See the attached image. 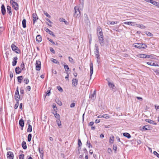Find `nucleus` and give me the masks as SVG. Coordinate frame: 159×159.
I'll list each match as a JSON object with an SVG mask.
<instances>
[{"label":"nucleus","mask_w":159,"mask_h":159,"mask_svg":"<svg viewBox=\"0 0 159 159\" xmlns=\"http://www.w3.org/2000/svg\"><path fill=\"white\" fill-rule=\"evenodd\" d=\"M99 31V33L98 34V41L101 45L102 46H103L104 43L102 30L100 29Z\"/></svg>","instance_id":"f257e3e1"},{"label":"nucleus","mask_w":159,"mask_h":159,"mask_svg":"<svg viewBox=\"0 0 159 159\" xmlns=\"http://www.w3.org/2000/svg\"><path fill=\"white\" fill-rule=\"evenodd\" d=\"M133 47L139 49L145 48L147 46L145 44L136 43L133 44Z\"/></svg>","instance_id":"f03ea898"},{"label":"nucleus","mask_w":159,"mask_h":159,"mask_svg":"<svg viewBox=\"0 0 159 159\" xmlns=\"http://www.w3.org/2000/svg\"><path fill=\"white\" fill-rule=\"evenodd\" d=\"M75 10V14L74 15V16H75V17H77V16H79V15H80V11L79 9V7L78 6H75L74 7Z\"/></svg>","instance_id":"7ed1b4c3"},{"label":"nucleus","mask_w":159,"mask_h":159,"mask_svg":"<svg viewBox=\"0 0 159 159\" xmlns=\"http://www.w3.org/2000/svg\"><path fill=\"white\" fill-rule=\"evenodd\" d=\"M11 3L12 7L16 10L18 9V6L17 3L14 2L13 0H11Z\"/></svg>","instance_id":"20e7f679"},{"label":"nucleus","mask_w":159,"mask_h":159,"mask_svg":"<svg viewBox=\"0 0 159 159\" xmlns=\"http://www.w3.org/2000/svg\"><path fill=\"white\" fill-rule=\"evenodd\" d=\"M35 65L36 66V70L38 71L40 70L41 68L40 61H37Z\"/></svg>","instance_id":"39448f33"},{"label":"nucleus","mask_w":159,"mask_h":159,"mask_svg":"<svg viewBox=\"0 0 159 159\" xmlns=\"http://www.w3.org/2000/svg\"><path fill=\"white\" fill-rule=\"evenodd\" d=\"M15 98L16 101H19L20 99V95L19 93L18 87H17L16 90V92L15 95Z\"/></svg>","instance_id":"423d86ee"},{"label":"nucleus","mask_w":159,"mask_h":159,"mask_svg":"<svg viewBox=\"0 0 159 159\" xmlns=\"http://www.w3.org/2000/svg\"><path fill=\"white\" fill-rule=\"evenodd\" d=\"M11 48L13 51H15L16 53H19L18 51H19V50L18 48L14 44H12L11 45Z\"/></svg>","instance_id":"0eeeda50"},{"label":"nucleus","mask_w":159,"mask_h":159,"mask_svg":"<svg viewBox=\"0 0 159 159\" xmlns=\"http://www.w3.org/2000/svg\"><path fill=\"white\" fill-rule=\"evenodd\" d=\"M90 79H91V76L92 75V74L93 73V65L92 62L90 64Z\"/></svg>","instance_id":"6e6552de"},{"label":"nucleus","mask_w":159,"mask_h":159,"mask_svg":"<svg viewBox=\"0 0 159 159\" xmlns=\"http://www.w3.org/2000/svg\"><path fill=\"white\" fill-rule=\"evenodd\" d=\"M7 156L9 159H13V158L14 155L12 152L9 151L7 153Z\"/></svg>","instance_id":"1a4fd4ad"},{"label":"nucleus","mask_w":159,"mask_h":159,"mask_svg":"<svg viewBox=\"0 0 159 159\" xmlns=\"http://www.w3.org/2000/svg\"><path fill=\"white\" fill-rule=\"evenodd\" d=\"M78 80L76 79H73L72 80V85L73 86L76 87L78 84Z\"/></svg>","instance_id":"9d476101"},{"label":"nucleus","mask_w":159,"mask_h":159,"mask_svg":"<svg viewBox=\"0 0 159 159\" xmlns=\"http://www.w3.org/2000/svg\"><path fill=\"white\" fill-rule=\"evenodd\" d=\"M124 24L128 25L131 26H135V25H137V24L135 22H125L123 23Z\"/></svg>","instance_id":"9b49d317"},{"label":"nucleus","mask_w":159,"mask_h":159,"mask_svg":"<svg viewBox=\"0 0 159 159\" xmlns=\"http://www.w3.org/2000/svg\"><path fill=\"white\" fill-rule=\"evenodd\" d=\"M90 98L92 100H94L96 97V91L95 90L93 94L90 95L89 96Z\"/></svg>","instance_id":"f8f14e48"},{"label":"nucleus","mask_w":159,"mask_h":159,"mask_svg":"<svg viewBox=\"0 0 159 159\" xmlns=\"http://www.w3.org/2000/svg\"><path fill=\"white\" fill-rule=\"evenodd\" d=\"M18 58L17 57H15L13 58V61L12 62V65L14 66L16 65L17 62Z\"/></svg>","instance_id":"ddd939ff"},{"label":"nucleus","mask_w":159,"mask_h":159,"mask_svg":"<svg viewBox=\"0 0 159 159\" xmlns=\"http://www.w3.org/2000/svg\"><path fill=\"white\" fill-rule=\"evenodd\" d=\"M32 16L33 19V24H34L35 21L38 19V18L36 13H33Z\"/></svg>","instance_id":"4468645a"},{"label":"nucleus","mask_w":159,"mask_h":159,"mask_svg":"<svg viewBox=\"0 0 159 159\" xmlns=\"http://www.w3.org/2000/svg\"><path fill=\"white\" fill-rule=\"evenodd\" d=\"M80 1V3L79 5L78 6L79 7V9L82 10L83 9L84 6V3H83V0H79Z\"/></svg>","instance_id":"2eb2a0df"},{"label":"nucleus","mask_w":159,"mask_h":159,"mask_svg":"<svg viewBox=\"0 0 159 159\" xmlns=\"http://www.w3.org/2000/svg\"><path fill=\"white\" fill-rule=\"evenodd\" d=\"M22 70L21 68L19 66L16 67L15 69L16 74H19L21 72Z\"/></svg>","instance_id":"dca6fc26"},{"label":"nucleus","mask_w":159,"mask_h":159,"mask_svg":"<svg viewBox=\"0 0 159 159\" xmlns=\"http://www.w3.org/2000/svg\"><path fill=\"white\" fill-rule=\"evenodd\" d=\"M1 12L2 14L4 15L6 13L5 7L3 4L1 6Z\"/></svg>","instance_id":"f3484780"},{"label":"nucleus","mask_w":159,"mask_h":159,"mask_svg":"<svg viewBox=\"0 0 159 159\" xmlns=\"http://www.w3.org/2000/svg\"><path fill=\"white\" fill-rule=\"evenodd\" d=\"M7 11L10 16L12 15L11 10V7L9 6H7Z\"/></svg>","instance_id":"a211bd4d"},{"label":"nucleus","mask_w":159,"mask_h":159,"mask_svg":"<svg viewBox=\"0 0 159 159\" xmlns=\"http://www.w3.org/2000/svg\"><path fill=\"white\" fill-rule=\"evenodd\" d=\"M46 32L50 34L52 36L54 37H55V35L51 31V30H50L48 29L47 28L46 30Z\"/></svg>","instance_id":"6ab92c4d"},{"label":"nucleus","mask_w":159,"mask_h":159,"mask_svg":"<svg viewBox=\"0 0 159 159\" xmlns=\"http://www.w3.org/2000/svg\"><path fill=\"white\" fill-rule=\"evenodd\" d=\"M145 121L152 124H154V125H157L156 123H155V121L151 120L146 119L145 120Z\"/></svg>","instance_id":"aec40b11"},{"label":"nucleus","mask_w":159,"mask_h":159,"mask_svg":"<svg viewBox=\"0 0 159 159\" xmlns=\"http://www.w3.org/2000/svg\"><path fill=\"white\" fill-rule=\"evenodd\" d=\"M36 40L38 42H40L42 40L41 36L39 35H38L36 38Z\"/></svg>","instance_id":"412c9836"},{"label":"nucleus","mask_w":159,"mask_h":159,"mask_svg":"<svg viewBox=\"0 0 159 159\" xmlns=\"http://www.w3.org/2000/svg\"><path fill=\"white\" fill-rule=\"evenodd\" d=\"M19 124L21 127H23L24 125V122L23 120L21 119L20 120Z\"/></svg>","instance_id":"4be33fe9"},{"label":"nucleus","mask_w":159,"mask_h":159,"mask_svg":"<svg viewBox=\"0 0 159 159\" xmlns=\"http://www.w3.org/2000/svg\"><path fill=\"white\" fill-rule=\"evenodd\" d=\"M123 135L125 137L128 139H129L131 138L130 135L128 133H123Z\"/></svg>","instance_id":"5701e85b"},{"label":"nucleus","mask_w":159,"mask_h":159,"mask_svg":"<svg viewBox=\"0 0 159 159\" xmlns=\"http://www.w3.org/2000/svg\"><path fill=\"white\" fill-rule=\"evenodd\" d=\"M22 146L23 148L24 149H25L27 148V146L26 143L25 141H23L22 143Z\"/></svg>","instance_id":"b1692460"},{"label":"nucleus","mask_w":159,"mask_h":159,"mask_svg":"<svg viewBox=\"0 0 159 159\" xmlns=\"http://www.w3.org/2000/svg\"><path fill=\"white\" fill-rule=\"evenodd\" d=\"M23 77L22 76H18L17 77L18 81L19 83H20L21 82V80L23 79Z\"/></svg>","instance_id":"393cba45"},{"label":"nucleus","mask_w":159,"mask_h":159,"mask_svg":"<svg viewBox=\"0 0 159 159\" xmlns=\"http://www.w3.org/2000/svg\"><path fill=\"white\" fill-rule=\"evenodd\" d=\"M32 131V126L31 125L29 124L28 127L27 129V131L28 132H31Z\"/></svg>","instance_id":"a878e982"},{"label":"nucleus","mask_w":159,"mask_h":159,"mask_svg":"<svg viewBox=\"0 0 159 159\" xmlns=\"http://www.w3.org/2000/svg\"><path fill=\"white\" fill-rule=\"evenodd\" d=\"M22 24L23 27L25 28L26 27V20L25 19H23L22 21Z\"/></svg>","instance_id":"bb28decb"},{"label":"nucleus","mask_w":159,"mask_h":159,"mask_svg":"<svg viewBox=\"0 0 159 159\" xmlns=\"http://www.w3.org/2000/svg\"><path fill=\"white\" fill-rule=\"evenodd\" d=\"M137 27L140 28L141 29H144L146 28V27L143 25H137Z\"/></svg>","instance_id":"cd10ccee"},{"label":"nucleus","mask_w":159,"mask_h":159,"mask_svg":"<svg viewBox=\"0 0 159 159\" xmlns=\"http://www.w3.org/2000/svg\"><path fill=\"white\" fill-rule=\"evenodd\" d=\"M108 85L109 87L113 89V87L115 86L114 84L113 83H111L109 81L108 82Z\"/></svg>","instance_id":"c85d7f7f"},{"label":"nucleus","mask_w":159,"mask_h":159,"mask_svg":"<svg viewBox=\"0 0 159 159\" xmlns=\"http://www.w3.org/2000/svg\"><path fill=\"white\" fill-rule=\"evenodd\" d=\"M38 149L39 151V152L40 154H41V156H42V157H43V150L42 149L41 150L40 148V147H39Z\"/></svg>","instance_id":"c756f323"},{"label":"nucleus","mask_w":159,"mask_h":159,"mask_svg":"<svg viewBox=\"0 0 159 159\" xmlns=\"http://www.w3.org/2000/svg\"><path fill=\"white\" fill-rule=\"evenodd\" d=\"M94 53L95 55V56L97 59H99V52H94Z\"/></svg>","instance_id":"7c9ffc66"},{"label":"nucleus","mask_w":159,"mask_h":159,"mask_svg":"<svg viewBox=\"0 0 159 159\" xmlns=\"http://www.w3.org/2000/svg\"><path fill=\"white\" fill-rule=\"evenodd\" d=\"M150 2L153 5L157 6L158 2L152 0H151Z\"/></svg>","instance_id":"2f4dec72"},{"label":"nucleus","mask_w":159,"mask_h":159,"mask_svg":"<svg viewBox=\"0 0 159 159\" xmlns=\"http://www.w3.org/2000/svg\"><path fill=\"white\" fill-rule=\"evenodd\" d=\"M145 54H140L137 55L138 57L141 58H145Z\"/></svg>","instance_id":"473e14b6"},{"label":"nucleus","mask_w":159,"mask_h":159,"mask_svg":"<svg viewBox=\"0 0 159 159\" xmlns=\"http://www.w3.org/2000/svg\"><path fill=\"white\" fill-rule=\"evenodd\" d=\"M56 122L58 126L60 127L61 126V124L60 119L57 120Z\"/></svg>","instance_id":"72a5a7b5"},{"label":"nucleus","mask_w":159,"mask_h":159,"mask_svg":"<svg viewBox=\"0 0 159 159\" xmlns=\"http://www.w3.org/2000/svg\"><path fill=\"white\" fill-rule=\"evenodd\" d=\"M114 137L113 136H112L111 137H110L109 142L110 143H113L114 140Z\"/></svg>","instance_id":"f704fd0d"},{"label":"nucleus","mask_w":159,"mask_h":159,"mask_svg":"<svg viewBox=\"0 0 159 159\" xmlns=\"http://www.w3.org/2000/svg\"><path fill=\"white\" fill-rule=\"evenodd\" d=\"M51 61L55 63H56L57 64H59V62L56 59H52Z\"/></svg>","instance_id":"c9c22d12"},{"label":"nucleus","mask_w":159,"mask_h":159,"mask_svg":"<svg viewBox=\"0 0 159 159\" xmlns=\"http://www.w3.org/2000/svg\"><path fill=\"white\" fill-rule=\"evenodd\" d=\"M95 51L94 52H99V49H98V45L96 44L95 45Z\"/></svg>","instance_id":"e433bc0d"},{"label":"nucleus","mask_w":159,"mask_h":159,"mask_svg":"<svg viewBox=\"0 0 159 159\" xmlns=\"http://www.w3.org/2000/svg\"><path fill=\"white\" fill-rule=\"evenodd\" d=\"M32 134H29L28 136V140L29 142H30L31 139Z\"/></svg>","instance_id":"4c0bfd02"},{"label":"nucleus","mask_w":159,"mask_h":159,"mask_svg":"<svg viewBox=\"0 0 159 159\" xmlns=\"http://www.w3.org/2000/svg\"><path fill=\"white\" fill-rule=\"evenodd\" d=\"M20 67L21 70H23L25 68V65L24 63H21L20 65Z\"/></svg>","instance_id":"58836bf2"},{"label":"nucleus","mask_w":159,"mask_h":159,"mask_svg":"<svg viewBox=\"0 0 159 159\" xmlns=\"http://www.w3.org/2000/svg\"><path fill=\"white\" fill-rule=\"evenodd\" d=\"M64 68L65 69L66 71L67 72L68 71V70L69 69V68L68 66L67 65L64 66Z\"/></svg>","instance_id":"ea45409f"},{"label":"nucleus","mask_w":159,"mask_h":159,"mask_svg":"<svg viewBox=\"0 0 159 159\" xmlns=\"http://www.w3.org/2000/svg\"><path fill=\"white\" fill-rule=\"evenodd\" d=\"M24 82L26 84H28L29 82V79L27 78H25L24 80Z\"/></svg>","instance_id":"a19ab883"},{"label":"nucleus","mask_w":159,"mask_h":159,"mask_svg":"<svg viewBox=\"0 0 159 159\" xmlns=\"http://www.w3.org/2000/svg\"><path fill=\"white\" fill-rule=\"evenodd\" d=\"M55 117L57 119V120L60 119V117L59 115L58 114H56L55 115Z\"/></svg>","instance_id":"79ce46f5"},{"label":"nucleus","mask_w":159,"mask_h":159,"mask_svg":"<svg viewBox=\"0 0 159 159\" xmlns=\"http://www.w3.org/2000/svg\"><path fill=\"white\" fill-rule=\"evenodd\" d=\"M102 116L103 118H105L106 119H108L109 118L108 115L107 114H105L102 115Z\"/></svg>","instance_id":"37998d69"},{"label":"nucleus","mask_w":159,"mask_h":159,"mask_svg":"<svg viewBox=\"0 0 159 159\" xmlns=\"http://www.w3.org/2000/svg\"><path fill=\"white\" fill-rule=\"evenodd\" d=\"M146 34L148 36H150V37L152 36L153 35V34L151 33L150 32H146Z\"/></svg>","instance_id":"c03bdc74"},{"label":"nucleus","mask_w":159,"mask_h":159,"mask_svg":"<svg viewBox=\"0 0 159 159\" xmlns=\"http://www.w3.org/2000/svg\"><path fill=\"white\" fill-rule=\"evenodd\" d=\"M87 146H88V147L90 148V147L92 148V145L90 144V143H89V142L88 141L87 142Z\"/></svg>","instance_id":"a18cd8bd"},{"label":"nucleus","mask_w":159,"mask_h":159,"mask_svg":"<svg viewBox=\"0 0 159 159\" xmlns=\"http://www.w3.org/2000/svg\"><path fill=\"white\" fill-rule=\"evenodd\" d=\"M16 102L15 104L14 107V108L15 109H16L19 105V101H16Z\"/></svg>","instance_id":"49530a36"},{"label":"nucleus","mask_w":159,"mask_h":159,"mask_svg":"<svg viewBox=\"0 0 159 159\" xmlns=\"http://www.w3.org/2000/svg\"><path fill=\"white\" fill-rule=\"evenodd\" d=\"M68 58H69V61L70 62H71V63H74V62L73 61V60L71 57H68Z\"/></svg>","instance_id":"de8ad7c7"},{"label":"nucleus","mask_w":159,"mask_h":159,"mask_svg":"<svg viewBox=\"0 0 159 159\" xmlns=\"http://www.w3.org/2000/svg\"><path fill=\"white\" fill-rule=\"evenodd\" d=\"M57 88L58 90L59 91L61 92H62L63 91V89L60 86H57Z\"/></svg>","instance_id":"09e8293b"},{"label":"nucleus","mask_w":159,"mask_h":159,"mask_svg":"<svg viewBox=\"0 0 159 159\" xmlns=\"http://www.w3.org/2000/svg\"><path fill=\"white\" fill-rule=\"evenodd\" d=\"M24 154H20L19 155V159H24Z\"/></svg>","instance_id":"8fccbe9b"},{"label":"nucleus","mask_w":159,"mask_h":159,"mask_svg":"<svg viewBox=\"0 0 159 159\" xmlns=\"http://www.w3.org/2000/svg\"><path fill=\"white\" fill-rule=\"evenodd\" d=\"M44 14L47 17L50 18L51 17V16L49 15L47 12H44Z\"/></svg>","instance_id":"3c124183"},{"label":"nucleus","mask_w":159,"mask_h":159,"mask_svg":"<svg viewBox=\"0 0 159 159\" xmlns=\"http://www.w3.org/2000/svg\"><path fill=\"white\" fill-rule=\"evenodd\" d=\"M117 21H111V22H110V24L111 25H113L116 24H117Z\"/></svg>","instance_id":"603ef678"},{"label":"nucleus","mask_w":159,"mask_h":159,"mask_svg":"<svg viewBox=\"0 0 159 159\" xmlns=\"http://www.w3.org/2000/svg\"><path fill=\"white\" fill-rule=\"evenodd\" d=\"M153 154L154 155H156L159 158V154L156 151L153 152Z\"/></svg>","instance_id":"864d4df0"},{"label":"nucleus","mask_w":159,"mask_h":159,"mask_svg":"<svg viewBox=\"0 0 159 159\" xmlns=\"http://www.w3.org/2000/svg\"><path fill=\"white\" fill-rule=\"evenodd\" d=\"M50 51L51 52H52V53H55V51L54 50V49L50 47Z\"/></svg>","instance_id":"5fc2aeb1"},{"label":"nucleus","mask_w":159,"mask_h":159,"mask_svg":"<svg viewBox=\"0 0 159 159\" xmlns=\"http://www.w3.org/2000/svg\"><path fill=\"white\" fill-rule=\"evenodd\" d=\"M82 145V143L80 139H78V145L79 147L81 146Z\"/></svg>","instance_id":"6e6d98bb"},{"label":"nucleus","mask_w":159,"mask_h":159,"mask_svg":"<svg viewBox=\"0 0 159 159\" xmlns=\"http://www.w3.org/2000/svg\"><path fill=\"white\" fill-rule=\"evenodd\" d=\"M60 21L61 22H67L63 18H60Z\"/></svg>","instance_id":"4d7b16f0"},{"label":"nucleus","mask_w":159,"mask_h":159,"mask_svg":"<svg viewBox=\"0 0 159 159\" xmlns=\"http://www.w3.org/2000/svg\"><path fill=\"white\" fill-rule=\"evenodd\" d=\"M113 148L115 151H116L117 150V146L116 145L114 144L113 145Z\"/></svg>","instance_id":"13d9d810"},{"label":"nucleus","mask_w":159,"mask_h":159,"mask_svg":"<svg viewBox=\"0 0 159 159\" xmlns=\"http://www.w3.org/2000/svg\"><path fill=\"white\" fill-rule=\"evenodd\" d=\"M75 106V104L74 103H72L70 104V107L72 108L74 107Z\"/></svg>","instance_id":"bf43d9fd"},{"label":"nucleus","mask_w":159,"mask_h":159,"mask_svg":"<svg viewBox=\"0 0 159 159\" xmlns=\"http://www.w3.org/2000/svg\"><path fill=\"white\" fill-rule=\"evenodd\" d=\"M94 123V122H93V121L90 122L89 123V126H92L93 125Z\"/></svg>","instance_id":"052dcab7"},{"label":"nucleus","mask_w":159,"mask_h":159,"mask_svg":"<svg viewBox=\"0 0 159 159\" xmlns=\"http://www.w3.org/2000/svg\"><path fill=\"white\" fill-rule=\"evenodd\" d=\"M46 93L47 95H48V96H49L50 94V90H48Z\"/></svg>","instance_id":"680f3d73"},{"label":"nucleus","mask_w":159,"mask_h":159,"mask_svg":"<svg viewBox=\"0 0 159 159\" xmlns=\"http://www.w3.org/2000/svg\"><path fill=\"white\" fill-rule=\"evenodd\" d=\"M107 152H108V153H111V149L110 148H108V149H107Z\"/></svg>","instance_id":"e2e57ef3"},{"label":"nucleus","mask_w":159,"mask_h":159,"mask_svg":"<svg viewBox=\"0 0 159 159\" xmlns=\"http://www.w3.org/2000/svg\"><path fill=\"white\" fill-rule=\"evenodd\" d=\"M13 76V73L12 72H11L10 75V78L12 79V78Z\"/></svg>","instance_id":"0e129e2a"},{"label":"nucleus","mask_w":159,"mask_h":159,"mask_svg":"<svg viewBox=\"0 0 159 159\" xmlns=\"http://www.w3.org/2000/svg\"><path fill=\"white\" fill-rule=\"evenodd\" d=\"M26 89L28 91H30L31 89L30 87V86H28L26 88Z\"/></svg>","instance_id":"69168bd1"},{"label":"nucleus","mask_w":159,"mask_h":159,"mask_svg":"<svg viewBox=\"0 0 159 159\" xmlns=\"http://www.w3.org/2000/svg\"><path fill=\"white\" fill-rule=\"evenodd\" d=\"M57 104H59L60 106H61L62 105V103H61V102L60 101H58L57 102Z\"/></svg>","instance_id":"338daca9"},{"label":"nucleus","mask_w":159,"mask_h":159,"mask_svg":"<svg viewBox=\"0 0 159 159\" xmlns=\"http://www.w3.org/2000/svg\"><path fill=\"white\" fill-rule=\"evenodd\" d=\"M155 107L156 110H159V106H157L156 105H155Z\"/></svg>","instance_id":"774afa93"}]
</instances>
